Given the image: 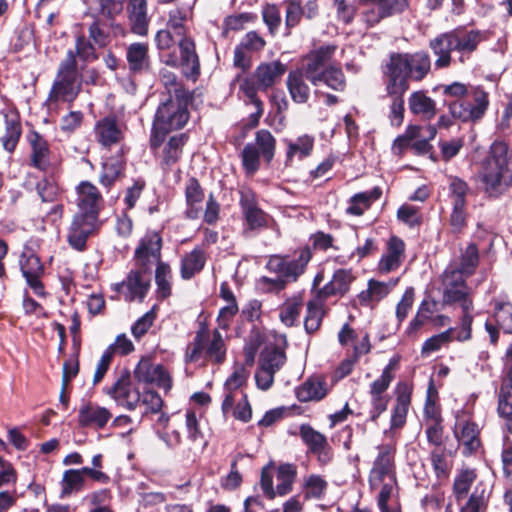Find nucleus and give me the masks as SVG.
<instances>
[{"instance_id":"59","label":"nucleus","mask_w":512,"mask_h":512,"mask_svg":"<svg viewBox=\"0 0 512 512\" xmlns=\"http://www.w3.org/2000/svg\"><path fill=\"white\" fill-rule=\"evenodd\" d=\"M286 360L282 350L277 348H266L260 357V366L273 371L279 370Z\"/></svg>"},{"instance_id":"40","label":"nucleus","mask_w":512,"mask_h":512,"mask_svg":"<svg viewBox=\"0 0 512 512\" xmlns=\"http://www.w3.org/2000/svg\"><path fill=\"white\" fill-rule=\"evenodd\" d=\"M127 61L131 71H143L149 66L148 45L133 43L127 48Z\"/></svg>"},{"instance_id":"26","label":"nucleus","mask_w":512,"mask_h":512,"mask_svg":"<svg viewBox=\"0 0 512 512\" xmlns=\"http://www.w3.org/2000/svg\"><path fill=\"white\" fill-rule=\"evenodd\" d=\"M411 401V388L405 383H398L396 387V405L391 417V427L399 428L406 421L408 408Z\"/></svg>"},{"instance_id":"57","label":"nucleus","mask_w":512,"mask_h":512,"mask_svg":"<svg viewBox=\"0 0 512 512\" xmlns=\"http://www.w3.org/2000/svg\"><path fill=\"white\" fill-rule=\"evenodd\" d=\"M240 90L256 108V111L250 116L251 126L254 127L258 124L259 119L263 114L262 102L256 96V88L252 81L243 80L240 85Z\"/></svg>"},{"instance_id":"17","label":"nucleus","mask_w":512,"mask_h":512,"mask_svg":"<svg viewBox=\"0 0 512 512\" xmlns=\"http://www.w3.org/2000/svg\"><path fill=\"white\" fill-rule=\"evenodd\" d=\"M97 219H90L89 216L76 213L68 233L69 244L82 250L85 247L87 238L96 228Z\"/></svg>"},{"instance_id":"27","label":"nucleus","mask_w":512,"mask_h":512,"mask_svg":"<svg viewBox=\"0 0 512 512\" xmlns=\"http://www.w3.org/2000/svg\"><path fill=\"white\" fill-rule=\"evenodd\" d=\"M450 33L454 44V50L463 55L474 52L478 45L484 40L483 33L476 30H454Z\"/></svg>"},{"instance_id":"1","label":"nucleus","mask_w":512,"mask_h":512,"mask_svg":"<svg viewBox=\"0 0 512 512\" xmlns=\"http://www.w3.org/2000/svg\"><path fill=\"white\" fill-rule=\"evenodd\" d=\"M431 61L428 53L393 54L386 65V76L392 92H406L409 88L408 79L422 80L430 71Z\"/></svg>"},{"instance_id":"42","label":"nucleus","mask_w":512,"mask_h":512,"mask_svg":"<svg viewBox=\"0 0 512 512\" xmlns=\"http://www.w3.org/2000/svg\"><path fill=\"white\" fill-rule=\"evenodd\" d=\"M21 135V126L18 116L14 113L5 115V135L1 137L3 148L12 152Z\"/></svg>"},{"instance_id":"30","label":"nucleus","mask_w":512,"mask_h":512,"mask_svg":"<svg viewBox=\"0 0 512 512\" xmlns=\"http://www.w3.org/2000/svg\"><path fill=\"white\" fill-rule=\"evenodd\" d=\"M95 136L102 146L109 147L122 139V131L115 120L104 118L95 125Z\"/></svg>"},{"instance_id":"48","label":"nucleus","mask_w":512,"mask_h":512,"mask_svg":"<svg viewBox=\"0 0 512 512\" xmlns=\"http://www.w3.org/2000/svg\"><path fill=\"white\" fill-rule=\"evenodd\" d=\"M493 318L504 333H512V304L500 300L494 302Z\"/></svg>"},{"instance_id":"62","label":"nucleus","mask_w":512,"mask_h":512,"mask_svg":"<svg viewBox=\"0 0 512 512\" xmlns=\"http://www.w3.org/2000/svg\"><path fill=\"white\" fill-rule=\"evenodd\" d=\"M326 481L318 475H310L304 483V492L307 498L319 499L326 491Z\"/></svg>"},{"instance_id":"5","label":"nucleus","mask_w":512,"mask_h":512,"mask_svg":"<svg viewBox=\"0 0 512 512\" xmlns=\"http://www.w3.org/2000/svg\"><path fill=\"white\" fill-rule=\"evenodd\" d=\"M189 113L187 103L182 98H173L159 106L153 123V136L151 145L153 148L160 147L161 137L172 131L181 129L188 121Z\"/></svg>"},{"instance_id":"18","label":"nucleus","mask_w":512,"mask_h":512,"mask_svg":"<svg viewBox=\"0 0 512 512\" xmlns=\"http://www.w3.org/2000/svg\"><path fill=\"white\" fill-rule=\"evenodd\" d=\"M241 206L248 228L260 229L267 225L268 216L256 205L255 194L250 190L241 191Z\"/></svg>"},{"instance_id":"43","label":"nucleus","mask_w":512,"mask_h":512,"mask_svg":"<svg viewBox=\"0 0 512 512\" xmlns=\"http://www.w3.org/2000/svg\"><path fill=\"white\" fill-rule=\"evenodd\" d=\"M398 363V357H393L389 360V363L383 369L381 376L371 383L369 390L370 395H386L385 392L394 379V371L397 369Z\"/></svg>"},{"instance_id":"29","label":"nucleus","mask_w":512,"mask_h":512,"mask_svg":"<svg viewBox=\"0 0 512 512\" xmlns=\"http://www.w3.org/2000/svg\"><path fill=\"white\" fill-rule=\"evenodd\" d=\"M185 142L186 138L183 134L172 136L169 141L156 152L160 158L161 166L164 169L170 168L179 160Z\"/></svg>"},{"instance_id":"47","label":"nucleus","mask_w":512,"mask_h":512,"mask_svg":"<svg viewBox=\"0 0 512 512\" xmlns=\"http://www.w3.org/2000/svg\"><path fill=\"white\" fill-rule=\"evenodd\" d=\"M327 393L324 383L320 379H310L303 383L296 391L297 398L302 402L319 400Z\"/></svg>"},{"instance_id":"16","label":"nucleus","mask_w":512,"mask_h":512,"mask_svg":"<svg viewBox=\"0 0 512 512\" xmlns=\"http://www.w3.org/2000/svg\"><path fill=\"white\" fill-rule=\"evenodd\" d=\"M161 238L158 233H147L135 251L137 263L147 269L153 263H160Z\"/></svg>"},{"instance_id":"12","label":"nucleus","mask_w":512,"mask_h":512,"mask_svg":"<svg viewBox=\"0 0 512 512\" xmlns=\"http://www.w3.org/2000/svg\"><path fill=\"white\" fill-rule=\"evenodd\" d=\"M469 275L450 265L443 275V301L447 304L464 305V302H472L467 288L465 286V278Z\"/></svg>"},{"instance_id":"32","label":"nucleus","mask_w":512,"mask_h":512,"mask_svg":"<svg viewBox=\"0 0 512 512\" xmlns=\"http://www.w3.org/2000/svg\"><path fill=\"white\" fill-rule=\"evenodd\" d=\"M430 48L438 57L435 61L437 68H444L451 63V51L454 50L451 33H444L430 41Z\"/></svg>"},{"instance_id":"14","label":"nucleus","mask_w":512,"mask_h":512,"mask_svg":"<svg viewBox=\"0 0 512 512\" xmlns=\"http://www.w3.org/2000/svg\"><path fill=\"white\" fill-rule=\"evenodd\" d=\"M77 213L98 219L102 196L97 187L88 181L81 182L77 188Z\"/></svg>"},{"instance_id":"13","label":"nucleus","mask_w":512,"mask_h":512,"mask_svg":"<svg viewBox=\"0 0 512 512\" xmlns=\"http://www.w3.org/2000/svg\"><path fill=\"white\" fill-rule=\"evenodd\" d=\"M134 377L138 382L153 384L169 390L172 381L163 366L153 363L148 358H142L134 370Z\"/></svg>"},{"instance_id":"35","label":"nucleus","mask_w":512,"mask_h":512,"mask_svg":"<svg viewBox=\"0 0 512 512\" xmlns=\"http://www.w3.org/2000/svg\"><path fill=\"white\" fill-rule=\"evenodd\" d=\"M306 77L304 63L301 69L292 71L287 78V87L292 99L297 103H305L309 98V87L304 81Z\"/></svg>"},{"instance_id":"33","label":"nucleus","mask_w":512,"mask_h":512,"mask_svg":"<svg viewBox=\"0 0 512 512\" xmlns=\"http://www.w3.org/2000/svg\"><path fill=\"white\" fill-rule=\"evenodd\" d=\"M31 145V163L34 167L45 170L50 165V150L47 141L38 133L29 135Z\"/></svg>"},{"instance_id":"41","label":"nucleus","mask_w":512,"mask_h":512,"mask_svg":"<svg viewBox=\"0 0 512 512\" xmlns=\"http://www.w3.org/2000/svg\"><path fill=\"white\" fill-rule=\"evenodd\" d=\"M360 3L373 4L379 10L377 15H372L374 21H380L383 18L400 13L408 6L406 0H360Z\"/></svg>"},{"instance_id":"6","label":"nucleus","mask_w":512,"mask_h":512,"mask_svg":"<svg viewBox=\"0 0 512 512\" xmlns=\"http://www.w3.org/2000/svg\"><path fill=\"white\" fill-rule=\"evenodd\" d=\"M81 82L78 78L76 58L73 51H68L61 62L58 74L49 94L50 101H73L80 92Z\"/></svg>"},{"instance_id":"22","label":"nucleus","mask_w":512,"mask_h":512,"mask_svg":"<svg viewBox=\"0 0 512 512\" xmlns=\"http://www.w3.org/2000/svg\"><path fill=\"white\" fill-rule=\"evenodd\" d=\"M107 393L119 404L127 409H134L140 402V394L131 387L129 377L119 378Z\"/></svg>"},{"instance_id":"54","label":"nucleus","mask_w":512,"mask_h":512,"mask_svg":"<svg viewBox=\"0 0 512 512\" xmlns=\"http://www.w3.org/2000/svg\"><path fill=\"white\" fill-rule=\"evenodd\" d=\"M381 191L375 188L370 193H359L353 196L351 203L347 208V213L351 215L360 216L370 206L372 200H376L380 197Z\"/></svg>"},{"instance_id":"36","label":"nucleus","mask_w":512,"mask_h":512,"mask_svg":"<svg viewBox=\"0 0 512 512\" xmlns=\"http://www.w3.org/2000/svg\"><path fill=\"white\" fill-rule=\"evenodd\" d=\"M187 210L186 214L189 218L195 219L202 210L204 201V193L195 179H190L185 189Z\"/></svg>"},{"instance_id":"20","label":"nucleus","mask_w":512,"mask_h":512,"mask_svg":"<svg viewBox=\"0 0 512 512\" xmlns=\"http://www.w3.org/2000/svg\"><path fill=\"white\" fill-rule=\"evenodd\" d=\"M300 436L310 452L318 455L319 461L326 463L331 459L329 445L323 434L314 430L309 425H302L300 427Z\"/></svg>"},{"instance_id":"55","label":"nucleus","mask_w":512,"mask_h":512,"mask_svg":"<svg viewBox=\"0 0 512 512\" xmlns=\"http://www.w3.org/2000/svg\"><path fill=\"white\" fill-rule=\"evenodd\" d=\"M453 341V329H447L439 334L433 335L428 338L422 345V356H429L430 354L439 351L443 346H446Z\"/></svg>"},{"instance_id":"31","label":"nucleus","mask_w":512,"mask_h":512,"mask_svg":"<svg viewBox=\"0 0 512 512\" xmlns=\"http://www.w3.org/2000/svg\"><path fill=\"white\" fill-rule=\"evenodd\" d=\"M411 113L430 120L436 115V103L422 91L413 92L408 99Z\"/></svg>"},{"instance_id":"11","label":"nucleus","mask_w":512,"mask_h":512,"mask_svg":"<svg viewBox=\"0 0 512 512\" xmlns=\"http://www.w3.org/2000/svg\"><path fill=\"white\" fill-rule=\"evenodd\" d=\"M395 447L385 444L378 447V455L369 473V485L372 490H378L384 480L395 479Z\"/></svg>"},{"instance_id":"61","label":"nucleus","mask_w":512,"mask_h":512,"mask_svg":"<svg viewBox=\"0 0 512 512\" xmlns=\"http://www.w3.org/2000/svg\"><path fill=\"white\" fill-rule=\"evenodd\" d=\"M155 280L157 284V294L160 298H166L171 293V271L168 265L158 263L156 268Z\"/></svg>"},{"instance_id":"44","label":"nucleus","mask_w":512,"mask_h":512,"mask_svg":"<svg viewBox=\"0 0 512 512\" xmlns=\"http://www.w3.org/2000/svg\"><path fill=\"white\" fill-rule=\"evenodd\" d=\"M251 144L255 145L259 154L267 163L272 161L275 154L276 140L270 131L265 129L257 131L255 142Z\"/></svg>"},{"instance_id":"38","label":"nucleus","mask_w":512,"mask_h":512,"mask_svg":"<svg viewBox=\"0 0 512 512\" xmlns=\"http://www.w3.org/2000/svg\"><path fill=\"white\" fill-rule=\"evenodd\" d=\"M125 166V161L121 155L107 158L102 164L100 174V183L106 187H110L121 177Z\"/></svg>"},{"instance_id":"25","label":"nucleus","mask_w":512,"mask_h":512,"mask_svg":"<svg viewBox=\"0 0 512 512\" xmlns=\"http://www.w3.org/2000/svg\"><path fill=\"white\" fill-rule=\"evenodd\" d=\"M399 279H391L388 282H381L371 279L368 281L367 289L359 294L361 304L373 306L384 299L391 290L398 284Z\"/></svg>"},{"instance_id":"4","label":"nucleus","mask_w":512,"mask_h":512,"mask_svg":"<svg viewBox=\"0 0 512 512\" xmlns=\"http://www.w3.org/2000/svg\"><path fill=\"white\" fill-rule=\"evenodd\" d=\"M336 47L333 45L322 46L311 52L304 60V71L306 78L315 86L324 82L328 87L334 90H343L345 87V78L339 68L330 67L325 71L322 68L330 61L335 53Z\"/></svg>"},{"instance_id":"34","label":"nucleus","mask_w":512,"mask_h":512,"mask_svg":"<svg viewBox=\"0 0 512 512\" xmlns=\"http://www.w3.org/2000/svg\"><path fill=\"white\" fill-rule=\"evenodd\" d=\"M128 11L133 32L146 35L148 31L147 0H129Z\"/></svg>"},{"instance_id":"9","label":"nucleus","mask_w":512,"mask_h":512,"mask_svg":"<svg viewBox=\"0 0 512 512\" xmlns=\"http://www.w3.org/2000/svg\"><path fill=\"white\" fill-rule=\"evenodd\" d=\"M471 99H458L448 104L453 118L462 122H477L483 118L489 106V94L480 86L470 91Z\"/></svg>"},{"instance_id":"23","label":"nucleus","mask_w":512,"mask_h":512,"mask_svg":"<svg viewBox=\"0 0 512 512\" xmlns=\"http://www.w3.org/2000/svg\"><path fill=\"white\" fill-rule=\"evenodd\" d=\"M454 433L460 445L463 446L465 455H470L479 449V430L474 423L467 420H458Z\"/></svg>"},{"instance_id":"37","label":"nucleus","mask_w":512,"mask_h":512,"mask_svg":"<svg viewBox=\"0 0 512 512\" xmlns=\"http://www.w3.org/2000/svg\"><path fill=\"white\" fill-rule=\"evenodd\" d=\"M185 430L187 440L191 443L189 449L200 448L205 446L204 435L200 427V420L197 413L193 410H187L184 415Z\"/></svg>"},{"instance_id":"53","label":"nucleus","mask_w":512,"mask_h":512,"mask_svg":"<svg viewBox=\"0 0 512 512\" xmlns=\"http://www.w3.org/2000/svg\"><path fill=\"white\" fill-rule=\"evenodd\" d=\"M498 412L508 421L512 420V377L504 378L498 400Z\"/></svg>"},{"instance_id":"19","label":"nucleus","mask_w":512,"mask_h":512,"mask_svg":"<svg viewBox=\"0 0 512 512\" xmlns=\"http://www.w3.org/2000/svg\"><path fill=\"white\" fill-rule=\"evenodd\" d=\"M149 288V279H145L141 272H130L127 279L114 285L117 292L124 294L128 301L142 300Z\"/></svg>"},{"instance_id":"10","label":"nucleus","mask_w":512,"mask_h":512,"mask_svg":"<svg viewBox=\"0 0 512 512\" xmlns=\"http://www.w3.org/2000/svg\"><path fill=\"white\" fill-rule=\"evenodd\" d=\"M296 476V467L291 464L280 465L277 469V486L273 487V466L268 465L262 469L261 488L264 494L273 499L276 495L284 496L292 490V484Z\"/></svg>"},{"instance_id":"15","label":"nucleus","mask_w":512,"mask_h":512,"mask_svg":"<svg viewBox=\"0 0 512 512\" xmlns=\"http://www.w3.org/2000/svg\"><path fill=\"white\" fill-rule=\"evenodd\" d=\"M286 67L279 61L260 64L252 78H246L254 83L256 92L258 90H267L280 80L285 73Z\"/></svg>"},{"instance_id":"58","label":"nucleus","mask_w":512,"mask_h":512,"mask_svg":"<svg viewBox=\"0 0 512 512\" xmlns=\"http://www.w3.org/2000/svg\"><path fill=\"white\" fill-rule=\"evenodd\" d=\"M260 157H262L255 145L246 144L241 152L243 168L248 175H254L260 167Z\"/></svg>"},{"instance_id":"63","label":"nucleus","mask_w":512,"mask_h":512,"mask_svg":"<svg viewBox=\"0 0 512 512\" xmlns=\"http://www.w3.org/2000/svg\"><path fill=\"white\" fill-rule=\"evenodd\" d=\"M476 475L473 470L462 471L455 479L454 493L457 499L464 498L468 493Z\"/></svg>"},{"instance_id":"46","label":"nucleus","mask_w":512,"mask_h":512,"mask_svg":"<svg viewBox=\"0 0 512 512\" xmlns=\"http://www.w3.org/2000/svg\"><path fill=\"white\" fill-rule=\"evenodd\" d=\"M204 252L196 248L186 255L182 260L181 275L184 279L191 278L195 273L202 270L205 264Z\"/></svg>"},{"instance_id":"28","label":"nucleus","mask_w":512,"mask_h":512,"mask_svg":"<svg viewBox=\"0 0 512 512\" xmlns=\"http://www.w3.org/2000/svg\"><path fill=\"white\" fill-rule=\"evenodd\" d=\"M355 277L350 269H339L334 272L332 279L322 289L320 296L343 295L349 288Z\"/></svg>"},{"instance_id":"49","label":"nucleus","mask_w":512,"mask_h":512,"mask_svg":"<svg viewBox=\"0 0 512 512\" xmlns=\"http://www.w3.org/2000/svg\"><path fill=\"white\" fill-rule=\"evenodd\" d=\"M20 268L25 278L42 276L44 273L39 257L29 248H25L22 252Z\"/></svg>"},{"instance_id":"56","label":"nucleus","mask_w":512,"mask_h":512,"mask_svg":"<svg viewBox=\"0 0 512 512\" xmlns=\"http://www.w3.org/2000/svg\"><path fill=\"white\" fill-rule=\"evenodd\" d=\"M387 94L392 98V103L390 107V122L394 126H399L402 124L404 119V100L403 95L405 92H392L389 89V79L386 84Z\"/></svg>"},{"instance_id":"50","label":"nucleus","mask_w":512,"mask_h":512,"mask_svg":"<svg viewBox=\"0 0 512 512\" xmlns=\"http://www.w3.org/2000/svg\"><path fill=\"white\" fill-rule=\"evenodd\" d=\"M478 249L475 244H469L462 251L458 262L451 264L453 267L462 271L466 275H471L478 265Z\"/></svg>"},{"instance_id":"21","label":"nucleus","mask_w":512,"mask_h":512,"mask_svg":"<svg viewBox=\"0 0 512 512\" xmlns=\"http://www.w3.org/2000/svg\"><path fill=\"white\" fill-rule=\"evenodd\" d=\"M405 244L402 239L392 236L387 243V250L381 257L378 270L382 274L398 269L403 261Z\"/></svg>"},{"instance_id":"51","label":"nucleus","mask_w":512,"mask_h":512,"mask_svg":"<svg viewBox=\"0 0 512 512\" xmlns=\"http://www.w3.org/2000/svg\"><path fill=\"white\" fill-rule=\"evenodd\" d=\"M84 485L85 478L77 469L66 470L61 480V497H66L82 490Z\"/></svg>"},{"instance_id":"7","label":"nucleus","mask_w":512,"mask_h":512,"mask_svg":"<svg viewBox=\"0 0 512 512\" xmlns=\"http://www.w3.org/2000/svg\"><path fill=\"white\" fill-rule=\"evenodd\" d=\"M310 258L311 254L308 249H302L295 260H289L281 256H272L267 263V269L278 276L276 279L263 277L262 281L273 284L276 289H282L286 282L296 280L304 272Z\"/></svg>"},{"instance_id":"8","label":"nucleus","mask_w":512,"mask_h":512,"mask_svg":"<svg viewBox=\"0 0 512 512\" xmlns=\"http://www.w3.org/2000/svg\"><path fill=\"white\" fill-rule=\"evenodd\" d=\"M226 354L225 343L221 333L214 330L209 333L200 330L194 340V343L188 347L186 357L191 362H196L201 358L220 363L224 360Z\"/></svg>"},{"instance_id":"3","label":"nucleus","mask_w":512,"mask_h":512,"mask_svg":"<svg viewBox=\"0 0 512 512\" xmlns=\"http://www.w3.org/2000/svg\"><path fill=\"white\" fill-rule=\"evenodd\" d=\"M482 181L490 196L502 194L512 183V170L508 146L503 142H495L491 146L490 155L482 170Z\"/></svg>"},{"instance_id":"64","label":"nucleus","mask_w":512,"mask_h":512,"mask_svg":"<svg viewBox=\"0 0 512 512\" xmlns=\"http://www.w3.org/2000/svg\"><path fill=\"white\" fill-rule=\"evenodd\" d=\"M421 132H424L423 138L412 140V148L418 154L428 153L431 149L430 141L435 138L437 129L433 125L421 126Z\"/></svg>"},{"instance_id":"2","label":"nucleus","mask_w":512,"mask_h":512,"mask_svg":"<svg viewBox=\"0 0 512 512\" xmlns=\"http://www.w3.org/2000/svg\"><path fill=\"white\" fill-rule=\"evenodd\" d=\"M187 12L173 9L169 12L167 29H170L178 40L180 56L175 53L162 54V61L173 68L181 67L183 74L194 76L199 73V59L195 51L194 41L186 36L185 21Z\"/></svg>"},{"instance_id":"45","label":"nucleus","mask_w":512,"mask_h":512,"mask_svg":"<svg viewBox=\"0 0 512 512\" xmlns=\"http://www.w3.org/2000/svg\"><path fill=\"white\" fill-rule=\"evenodd\" d=\"M325 298L326 297L320 296V292H318L317 297L308 303L307 315L304 321L305 329L308 332H313L319 328L324 314L323 300Z\"/></svg>"},{"instance_id":"24","label":"nucleus","mask_w":512,"mask_h":512,"mask_svg":"<svg viewBox=\"0 0 512 512\" xmlns=\"http://www.w3.org/2000/svg\"><path fill=\"white\" fill-rule=\"evenodd\" d=\"M78 418L80 425L100 429L112 418V413L105 407L89 403L80 408Z\"/></svg>"},{"instance_id":"52","label":"nucleus","mask_w":512,"mask_h":512,"mask_svg":"<svg viewBox=\"0 0 512 512\" xmlns=\"http://www.w3.org/2000/svg\"><path fill=\"white\" fill-rule=\"evenodd\" d=\"M314 145V139L309 135H302L295 141L288 142L287 161H291L294 157L303 159L308 156Z\"/></svg>"},{"instance_id":"60","label":"nucleus","mask_w":512,"mask_h":512,"mask_svg":"<svg viewBox=\"0 0 512 512\" xmlns=\"http://www.w3.org/2000/svg\"><path fill=\"white\" fill-rule=\"evenodd\" d=\"M302 307V301L300 298L294 297L287 300L280 310V320L286 326H292L299 317V313Z\"/></svg>"},{"instance_id":"39","label":"nucleus","mask_w":512,"mask_h":512,"mask_svg":"<svg viewBox=\"0 0 512 512\" xmlns=\"http://www.w3.org/2000/svg\"><path fill=\"white\" fill-rule=\"evenodd\" d=\"M462 309V317L457 327H451L453 329V340L458 342H465L472 337V323H473V302H464V305L460 306Z\"/></svg>"}]
</instances>
